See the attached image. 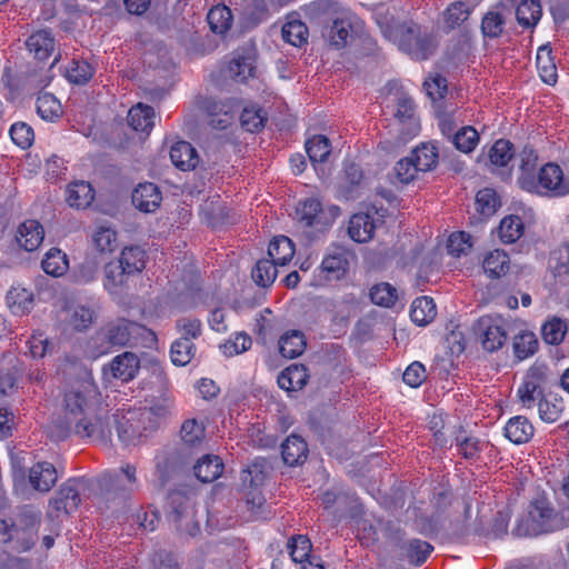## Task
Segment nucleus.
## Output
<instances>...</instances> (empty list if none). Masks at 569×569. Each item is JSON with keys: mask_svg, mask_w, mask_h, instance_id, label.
Returning <instances> with one entry per match:
<instances>
[{"mask_svg": "<svg viewBox=\"0 0 569 569\" xmlns=\"http://www.w3.org/2000/svg\"><path fill=\"white\" fill-rule=\"evenodd\" d=\"M66 418L80 438L101 439L108 426V410L102 405L98 386L83 379L64 393Z\"/></svg>", "mask_w": 569, "mask_h": 569, "instance_id": "obj_1", "label": "nucleus"}, {"mask_svg": "<svg viewBox=\"0 0 569 569\" xmlns=\"http://www.w3.org/2000/svg\"><path fill=\"white\" fill-rule=\"evenodd\" d=\"M519 187L531 194L559 198L569 194V179L565 178L561 167L547 162L538 168V156L532 149L520 154Z\"/></svg>", "mask_w": 569, "mask_h": 569, "instance_id": "obj_2", "label": "nucleus"}, {"mask_svg": "<svg viewBox=\"0 0 569 569\" xmlns=\"http://www.w3.org/2000/svg\"><path fill=\"white\" fill-rule=\"evenodd\" d=\"M146 339L156 340L154 333L146 326L126 318H117L97 331L91 342L96 345L94 356H102L112 348L137 346Z\"/></svg>", "mask_w": 569, "mask_h": 569, "instance_id": "obj_3", "label": "nucleus"}, {"mask_svg": "<svg viewBox=\"0 0 569 569\" xmlns=\"http://www.w3.org/2000/svg\"><path fill=\"white\" fill-rule=\"evenodd\" d=\"M381 108L386 114H392L399 126L398 142L406 143L419 133L420 126L415 114V104L402 86L388 81L382 91Z\"/></svg>", "mask_w": 569, "mask_h": 569, "instance_id": "obj_4", "label": "nucleus"}, {"mask_svg": "<svg viewBox=\"0 0 569 569\" xmlns=\"http://www.w3.org/2000/svg\"><path fill=\"white\" fill-rule=\"evenodd\" d=\"M382 33L413 60L428 59L437 48L436 37L412 21L387 26Z\"/></svg>", "mask_w": 569, "mask_h": 569, "instance_id": "obj_5", "label": "nucleus"}, {"mask_svg": "<svg viewBox=\"0 0 569 569\" xmlns=\"http://www.w3.org/2000/svg\"><path fill=\"white\" fill-rule=\"evenodd\" d=\"M562 525L551 502L541 496L530 502L528 516L518 521L513 531L518 537H536L557 531Z\"/></svg>", "mask_w": 569, "mask_h": 569, "instance_id": "obj_6", "label": "nucleus"}, {"mask_svg": "<svg viewBox=\"0 0 569 569\" xmlns=\"http://www.w3.org/2000/svg\"><path fill=\"white\" fill-rule=\"evenodd\" d=\"M167 517L181 536L194 537L200 532L196 519V506L191 497L180 491H172L168 496Z\"/></svg>", "mask_w": 569, "mask_h": 569, "instance_id": "obj_7", "label": "nucleus"}, {"mask_svg": "<svg viewBox=\"0 0 569 569\" xmlns=\"http://www.w3.org/2000/svg\"><path fill=\"white\" fill-rule=\"evenodd\" d=\"M296 214L299 223L303 227L313 228L316 232L322 233L339 217L340 209L337 206L323 209L318 199L308 198L298 203Z\"/></svg>", "mask_w": 569, "mask_h": 569, "instance_id": "obj_8", "label": "nucleus"}, {"mask_svg": "<svg viewBox=\"0 0 569 569\" xmlns=\"http://www.w3.org/2000/svg\"><path fill=\"white\" fill-rule=\"evenodd\" d=\"M362 32V20L346 11L333 19L327 36L331 46L341 49L352 43Z\"/></svg>", "mask_w": 569, "mask_h": 569, "instance_id": "obj_9", "label": "nucleus"}, {"mask_svg": "<svg viewBox=\"0 0 569 569\" xmlns=\"http://www.w3.org/2000/svg\"><path fill=\"white\" fill-rule=\"evenodd\" d=\"M473 332L481 341L483 349L493 352L500 349L507 340L505 321L498 316H483L478 319Z\"/></svg>", "mask_w": 569, "mask_h": 569, "instance_id": "obj_10", "label": "nucleus"}, {"mask_svg": "<svg viewBox=\"0 0 569 569\" xmlns=\"http://www.w3.org/2000/svg\"><path fill=\"white\" fill-rule=\"evenodd\" d=\"M96 319V310L89 303L69 302L61 311L64 330L87 331Z\"/></svg>", "mask_w": 569, "mask_h": 569, "instance_id": "obj_11", "label": "nucleus"}, {"mask_svg": "<svg viewBox=\"0 0 569 569\" xmlns=\"http://www.w3.org/2000/svg\"><path fill=\"white\" fill-rule=\"evenodd\" d=\"M266 466L267 462L264 459L257 458L241 472L242 486L250 489L247 493V503L252 508H260L264 502L259 487L263 483L266 478Z\"/></svg>", "mask_w": 569, "mask_h": 569, "instance_id": "obj_12", "label": "nucleus"}, {"mask_svg": "<svg viewBox=\"0 0 569 569\" xmlns=\"http://www.w3.org/2000/svg\"><path fill=\"white\" fill-rule=\"evenodd\" d=\"M137 409L128 410L118 421L117 431L120 441L126 445H136L144 436L146 431L151 430L147 421L140 419Z\"/></svg>", "mask_w": 569, "mask_h": 569, "instance_id": "obj_13", "label": "nucleus"}, {"mask_svg": "<svg viewBox=\"0 0 569 569\" xmlns=\"http://www.w3.org/2000/svg\"><path fill=\"white\" fill-rule=\"evenodd\" d=\"M140 369V360L138 356L130 351H124L116 356L103 369L104 373L122 382H129L133 380Z\"/></svg>", "mask_w": 569, "mask_h": 569, "instance_id": "obj_14", "label": "nucleus"}, {"mask_svg": "<svg viewBox=\"0 0 569 569\" xmlns=\"http://www.w3.org/2000/svg\"><path fill=\"white\" fill-rule=\"evenodd\" d=\"M349 269V252L341 248L336 247L330 250L321 262V271L325 273L327 280L342 279Z\"/></svg>", "mask_w": 569, "mask_h": 569, "instance_id": "obj_15", "label": "nucleus"}, {"mask_svg": "<svg viewBox=\"0 0 569 569\" xmlns=\"http://www.w3.org/2000/svg\"><path fill=\"white\" fill-rule=\"evenodd\" d=\"M169 156L172 164L181 171L194 170L200 161L196 148L184 140L174 142L170 147Z\"/></svg>", "mask_w": 569, "mask_h": 569, "instance_id": "obj_16", "label": "nucleus"}, {"mask_svg": "<svg viewBox=\"0 0 569 569\" xmlns=\"http://www.w3.org/2000/svg\"><path fill=\"white\" fill-rule=\"evenodd\" d=\"M161 200V191L152 182L140 183L132 192V203L137 209L143 212L156 211Z\"/></svg>", "mask_w": 569, "mask_h": 569, "instance_id": "obj_17", "label": "nucleus"}, {"mask_svg": "<svg viewBox=\"0 0 569 569\" xmlns=\"http://www.w3.org/2000/svg\"><path fill=\"white\" fill-rule=\"evenodd\" d=\"M44 230L42 224L33 219L22 222L17 230L16 240L26 251H34L42 243Z\"/></svg>", "mask_w": 569, "mask_h": 569, "instance_id": "obj_18", "label": "nucleus"}, {"mask_svg": "<svg viewBox=\"0 0 569 569\" xmlns=\"http://www.w3.org/2000/svg\"><path fill=\"white\" fill-rule=\"evenodd\" d=\"M58 473L54 466L47 461L33 465L29 471L31 487L40 492H48L57 482Z\"/></svg>", "mask_w": 569, "mask_h": 569, "instance_id": "obj_19", "label": "nucleus"}, {"mask_svg": "<svg viewBox=\"0 0 569 569\" xmlns=\"http://www.w3.org/2000/svg\"><path fill=\"white\" fill-rule=\"evenodd\" d=\"M173 407L172 396L169 391L159 392V400L150 407L138 408V415L147 421L151 429L156 428L160 419L168 417Z\"/></svg>", "mask_w": 569, "mask_h": 569, "instance_id": "obj_20", "label": "nucleus"}, {"mask_svg": "<svg viewBox=\"0 0 569 569\" xmlns=\"http://www.w3.org/2000/svg\"><path fill=\"white\" fill-rule=\"evenodd\" d=\"M376 220L369 212L355 213L348 226V233L355 242L365 243L372 239Z\"/></svg>", "mask_w": 569, "mask_h": 569, "instance_id": "obj_21", "label": "nucleus"}, {"mask_svg": "<svg viewBox=\"0 0 569 569\" xmlns=\"http://www.w3.org/2000/svg\"><path fill=\"white\" fill-rule=\"evenodd\" d=\"M309 379L308 370L303 365H291L278 376V386L287 392L302 389Z\"/></svg>", "mask_w": 569, "mask_h": 569, "instance_id": "obj_22", "label": "nucleus"}, {"mask_svg": "<svg viewBox=\"0 0 569 569\" xmlns=\"http://www.w3.org/2000/svg\"><path fill=\"white\" fill-rule=\"evenodd\" d=\"M156 112L150 106L138 103L128 112V123L137 132L149 134L154 126Z\"/></svg>", "mask_w": 569, "mask_h": 569, "instance_id": "obj_23", "label": "nucleus"}, {"mask_svg": "<svg viewBox=\"0 0 569 569\" xmlns=\"http://www.w3.org/2000/svg\"><path fill=\"white\" fill-rule=\"evenodd\" d=\"M532 423L522 416L510 418L505 426V436L515 445L528 442L533 436Z\"/></svg>", "mask_w": 569, "mask_h": 569, "instance_id": "obj_24", "label": "nucleus"}, {"mask_svg": "<svg viewBox=\"0 0 569 569\" xmlns=\"http://www.w3.org/2000/svg\"><path fill=\"white\" fill-rule=\"evenodd\" d=\"M308 453L307 442L297 435L289 436L281 445V455L286 465L297 466L302 463Z\"/></svg>", "mask_w": 569, "mask_h": 569, "instance_id": "obj_25", "label": "nucleus"}, {"mask_svg": "<svg viewBox=\"0 0 569 569\" xmlns=\"http://www.w3.org/2000/svg\"><path fill=\"white\" fill-rule=\"evenodd\" d=\"M206 109L208 114L212 117L210 124L217 129H226L237 111L232 101L217 102L209 100L206 103Z\"/></svg>", "mask_w": 569, "mask_h": 569, "instance_id": "obj_26", "label": "nucleus"}, {"mask_svg": "<svg viewBox=\"0 0 569 569\" xmlns=\"http://www.w3.org/2000/svg\"><path fill=\"white\" fill-rule=\"evenodd\" d=\"M309 30L305 22H302L296 14H290L282 27V39L297 48L307 43Z\"/></svg>", "mask_w": 569, "mask_h": 569, "instance_id": "obj_27", "label": "nucleus"}, {"mask_svg": "<svg viewBox=\"0 0 569 569\" xmlns=\"http://www.w3.org/2000/svg\"><path fill=\"white\" fill-rule=\"evenodd\" d=\"M94 199V190L87 181H74L68 186L67 202L70 207L84 209Z\"/></svg>", "mask_w": 569, "mask_h": 569, "instance_id": "obj_28", "label": "nucleus"}, {"mask_svg": "<svg viewBox=\"0 0 569 569\" xmlns=\"http://www.w3.org/2000/svg\"><path fill=\"white\" fill-rule=\"evenodd\" d=\"M27 47L36 59L46 60L54 50V38L49 30H39L29 37Z\"/></svg>", "mask_w": 569, "mask_h": 569, "instance_id": "obj_29", "label": "nucleus"}, {"mask_svg": "<svg viewBox=\"0 0 569 569\" xmlns=\"http://www.w3.org/2000/svg\"><path fill=\"white\" fill-rule=\"evenodd\" d=\"M506 26V16L502 7H496L488 10L481 20V32L486 39L499 38Z\"/></svg>", "mask_w": 569, "mask_h": 569, "instance_id": "obj_30", "label": "nucleus"}, {"mask_svg": "<svg viewBox=\"0 0 569 569\" xmlns=\"http://www.w3.org/2000/svg\"><path fill=\"white\" fill-rule=\"evenodd\" d=\"M130 276L140 273L147 262V252L139 246L126 247L117 261Z\"/></svg>", "mask_w": 569, "mask_h": 569, "instance_id": "obj_31", "label": "nucleus"}, {"mask_svg": "<svg viewBox=\"0 0 569 569\" xmlns=\"http://www.w3.org/2000/svg\"><path fill=\"white\" fill-rule=\"evenodd\" d=\"M437 316V307L432 298L422 296L416 298L410 308V318L416 325L423 327Z\"/></svg>", "mask_w": 569, "mask_h": 569, "instance_id": "obj_32", "label": "nucleus"}, {"mask_svg": "<svg viewBox=\"0 0 569 569\" xmlns=\"http://www.w3.org/2000/svg\"><path fill=\"white\" fill-rule=\"evenodd\" d=\"M7 305L14 316H23L33 307V293L26 288L12 287L7 293Z\"/></svg>", "mask_w": 569, "mask_h": 569, "instance_id": "obj_33", "label": "nucleus"}, {"mask_svg": "<svg viewBox=\"0 0 569 569\" xmlns=\"http://www.w3.org/2000/svg\"><path fill=\"white\" fill-rule=\"evenodd\" d=\"M542 16L538 0H519L516 7V19L522 28H535Z\"/></svg>", "mask_w": 569, "mask_h": 569, "instance_id": "obj_34", "label": "nucleus"}, {"mask_svg": "<svg viewBox=\"0 0 569 569\" xmlns=\"http://www.w3.org/2000/svg\"><path fill=\"white\" fill-rule=\"evenodd\" d=\"M548 264L555 278L569 283V242L550 252Z\"/></svg>", "mask_w": 569, "mask_h": 569, "instance_id": "obj_35", "label": "nucleus"}, {"mask_svg": "<svg viewBox=\"0 0 569 569\" xmlns=\"http://www.w3.org/2000/svg\"><path fill=\"white\" fill-rule=\"evenodd\" d=\"M193 469L201 482H212L222 475L223 463L218 456L207 455L198 460Z\"/></svg>", "mask_w": 569, "mask_h": 569, "instance_id": "obj_36", "label": "nucleus"}, {"mask_svg": "<svg viewBox=\"0 0 569 569\" xmlns=\"http://www.w3.org/2000/svg\"><path fill=\"white\" fill-rule=\"evenodd\" d=\"M305 335L299 330L284 332L279 339V351L284 358L299 357L306 349Z\"/></svg>", "mask_w": 569, "mask_h": 569, "instance_id": "obj_37", "label": "nucleus"}, {"mask_svg": "<svg viewBox=\"0 0 569 569\" xmlns=\"http://www.w3.org/2000/svg\"><path fill=\"white\" fill-rule=\"evenodd\" d=\"M295 244L286 236L274 237L268 246V256L279 266H286L295 256Z\"/></svg>", "mask_w": 569, "mask_h": 569, "instance_id": "obj_38", "label": "nucleus"}, {"mask_svg": "<svg viewBox=\"0 0 569 569\" xmlns=\"http://www.w3.org/2000/svg\"><path fill=\"white\" fill-rule=\"evenodd\" d=\"M129 276L118 262H109L104 267L103 287L116 296L126 287Z\"/></svg>", "mask_w": 569, "mask_h": 569, "instance_id": "obj_39", "label": "nucleus"}, {"mask_svg": "<svg viewBox=\"0 0 569 569\" xmlns=\"http://www.w3.org/2000/svg\"><path fill=\"white\" fill-rule=\"evenodd\" d=\"M509 256L500 249L489 251L483 259L482 268L491 278H499L509 270Z\"/></svg>", "mask_w": 569, "mask_h": 569, "instance_id": "obj_40", "label": "nucleus"}, {"mask_svg": "<svg viewBox=\"0 0 569 569\" xmlns=\"http://www.w3.org/2000/svg\"><path fill=\"white\" fill-rule=\"evenodd\" d=\"M43 271L52 277H61L69 269V260L67 254L57 248H51L41 261Z\"/></svg>", "mask_w": 569, "mask_h": 569, "instance_id": "obj_41", "label": "nucleus"}, {"mask_svg": "<svg viewBox=\"0 0 569 569\" xmlns=\"http://www.w3.org/2000/svg\"><path fill=\"white\" fill-rule=\"evenodd\" d=\"M307 11L312 19L327 20L335 19L337 16H341L343 12L342 4L336 0H316L312 1Z\"/></svg>", "mask_w": 569, "mask_h": 569, "instance_id": "obj_42", "label": "nucleus"}, {"mask_svg": "<svg viewBox=\"0 0 569 569\" xmlns=\"http://www.w3.org/2000/svg\"><path fill=\"white\" fill-rule=\"evenodd\" d=\"M537 69L541 80L546 84L553 86L557 82V67L551 57V49L546 46H542L538 49Z\"/></svg>", "mask_w": 569, "mask_h": 569, "instance_id": "obj_43", "label": "nucleus"}, {"mask_svg": "<svg viewBox=\"0 0 569 569\" xmlns=\"http://www.w3.org/2000/svg\"><path fill=\"white\" fill-rule=\"evenodd\" d=\"M525 224L517 214L505 217L499 224L498 236L503 243H513L523 234Z\"/></svg>", "mask_w": 569, "mask_h": 569, "instance_id": "obj_44", "label": "nucleus"}, {"mask_svg": "<svg viewBox=\"0 0 569 569\" xmlns=\"http://www.w3.org/2000/svg\"><path fill=\"white\" fill-rule=\"evenodd\" d=\"M207 20L212 32L223 34L231 28L233 17L227 6L218 4L209 10Z\"/></svg>", "mask_w": 569, "mask_h": 569, "instance_id": "obj_45", "label": "nucleus"}, {"mask_svg": "<svg viewBox=\"0 0 569 569\" xmlns=\"http://www.w3.org/2000/svg\"><path fill=\"white\" fill-rule=\"evenodd\" d=\"M100 488L107 495H112L120 498H127L134 489L121 478V475H116L110 471L104 472L99 479Z\"/></svg>", "mask_w": 569, "mask_h": 569, "instance_id": "obj_46", "label": "nucleus"}, {"mask_svg": "<svg viewBox=\"0 0 569 569\" xmlns=\"http://www.w3.org/2000/svg\"><path fill=\"white\" fill-rule=\"evenodd\" d=\"M537 405L540 419L547 423H553L559 420L563 410L562 399L556 395L543 396Z\"/></svg>", "mask_w": 569, "mask_h": 569, "instance_id": "obj_47", "label": "nucleus"}, {"mask_svg": "<svg viewBox=\"0 0 569 569\" xmlns=\"http://www.w3.org/2000/svg\"><path fill=\"white\" fill-rule=\"evenodd\" d=\"M306 151L313 164L323 163L331 152L330 140L323 134L313 136L306 141Z\"/></svg>", "mask_w": 569, "mask_h": 569, "instance_id": "obj_48", "label": "nucleus"}, {"mask_svg": "<svg viewBox=\"0 0 569 569\" xmlns=\"http://www.w3.org/2000/svg\"><path fill=\"white\" fill-rule=\"evenodd\" d=\"M37 112L46 121H56L62 114L60 101L49 92H43L37 98Z\"/></svg>", "mask_w": 569, "mask_h": 569, "instance_id": "obj_49", "label": "nucleus"}, {"mask_svg": "<svg viewBox=\"0 0 569 569\" xmlns=\"http://www.w3.org/2000/svg\"><path fill=\"white\" fill-rule=\"evenodd\" d=\"M410 158L421 172L432 170L438 163V151L436 147L422 143L412 150Z\"/></svg>", "mask_w": 569, "mask_h": 569, "instance_id": "obj_50", "label": "nucleus"}, {"mask_svg": "<svg viewBox=\"0 0 569 569\" xmlns=\"http://www.w3.org/2000/svg\"><path fill=\"white\" fill-rule=\"evenodd\" d=\"M266 121L267 112L256 104L244 107L240 114L241 127L248 132H258L264 127Z\"/></svg>", "mask_w": 569, "mask_h": 569, "instance_id": "obj_51", "label": "nucleus"}, {"mask_svg": "<svg viewBox=\"0 0 569 569\" xmlns=\"http://www.w3.org/2000/svg\"><path fill=\"white\" fill-rule=\"evenodd\" d=\"M87 481L83 478L67 480L57 492L69 510L74 511L80 503V490L86 487Z\"/></svg>", "mask_w": 569, "mask_h": 569, "instance_id": "obj_52", "label": "nucleus"}, {"mask_svg": "<svg viewBox=\"0 0 569 569\" xmlns=\"http://www.w3.org/2000/svg\"><path fill=\"white\" fill-rule=\"evenodd\" d=\"M94 74V68L86 60L72 59L66 69V78L74 84H86Z\"/></svg>", "mask_w": 569, "mask_h": 569, "instance_id": "obj_53", "label": "nucleus"}, {"mask_svg": "<svg viewBox=\"0 0 569 569\" xmlns=\"http://www.w3.org/2000/svg\"><path fill=\"white\" fill-rule=\"evenodd\" d=\"M196 348L189 338H179L172 342L170 348V359L174 366H187L193 358Z\"/></svg>", "mask_w": 569, "mask_h": 569, "instance_id": "obj_54", "label": "nucleus"}, {"mask_svg": "<svg viewBox=\"0 0 569 569\" xmlns=\"http://www.w3.org/2000/svg\"><path fill=\"white\" fill-rule=\"evenodd\" d=\"M180 435L186 445L197 447L204 440L206 428L202 421L194 418L187 419L181 426Z\"/></svg>", "mask_w": 569, "mask_h": 569, "instance_id": "obj_55", "label": "nucleus"}, {"mask_svg": "<svg viewBox=\"0 0 569 569\" xmlns=\"http://www.w3.org/2000/svg\"><path fill=\"white\" fill-rule=\"evenodd\" d=\"M92 242L101 253L112 252L117 248V232L110 226L100 224L92 234Z\"/></svg>", "mask_w": 569, "mask_h": 569, "instance_id": "obj_56", "label": "nucleus"}, {"mask_svg": "<svg viewBox=\"0 0 569 569\" xmlns=\"http://www.w3.org/2000/svg\"><path fill=\"white\" fill-rule=\"evenodd\" d=\"M273 259H261L258 260L254 268L252 269L253 281L261 287H269L273 283L277 278V267Z\"/></svg>", "mask_w": 569, "mask_h": 569, "instance_id": "obj_57", "label": "nucleus"}, {"mask_svg": "<svg viewBox=\"0 0 569 569\" xmlns=\"http://www.w3.org/2000/svg\"><path fill=\"white\" fill-rule=\"evenodd\" d=\"M451 138L455 147L463 153L473 151L479 143V133L471 126L460 128Z\"/></svg>", "mask_w": 569, "mask_h": 569, "instance_id": "obj_58", "label": "nucleus"}, {"mask_svg": "<svg viewBox=\"0 0 569 569\" xmlns=\"http://www.w3.org/2000/svg\"><path fill=\"white\" fill-rule=\"evenodd\" d=\"M228 71L234 80L244 82L254 76V61L251 57H236L229 62Z\"/></svg>", "mask_w": 569, "mask_h": 569, "instance_id": "obj_59", "label": "nucleus"}, {"mask_svg": "<svg viewBox=\"0 0 569 569\" xmlns=\"http://www.w3.org/2000/svg\"><path fill=\"white\" fill-rule=\"evenodd\" d=\"M500 207V200L496 190L483 188L476 194L477 211L483 217L492 216Z\"/></svg>", "mask_w": 569, "mask_h": 569, "instance_id": "obj_60", "label": "nucleus"}, {"mask_svg": "<svg viewBox=\"0 0 569 569\" xmlns=\"http://www.w3.org/2000/svg\"><path fill=\"white\" fill-rule=\"evenodd\" d=\"M490 163L496 167H506L513 157V146L505 139L497 140L489 150Z\"/></svg>", "mask_w": 569, "mask_h": 569, "instance_id": "obj_61", "label": "nucleus"}, {"mask_svg": "<svg viewBox=\"0 0 569 569\" xmlns=\"http://www.w3.org/2000/svg\"><path fill=\"white\" fill-rule=\"evenodd\" d=\"M471 10L463 1L452 2L443 13V20L448 28L455 29L461 26L470 16Z\"/></svg>", "mask_w": 569, "mask_h": 569, "instance_id": "obj_62", "label": "nucleus"}, {"mask_svg": "<svg viewBox=\"0 0 569 569\" xmlns=\"http://www.w3.org/2000/svg\"><path fill=\"white\" fill-rule=\"evenodd\" d=\"M288 550L292 561L303 563L310 558L311 541L307 536L298 535L288 541Z\"/></svg>", "mask_w": 569, "mask_h": 569, "instance_id": "obj_63", "label": "nucleus"}, {"mask_svg": "<svg viewBox=\"0 0 569 569\" xmlns=\"http://www.w3.org/2000/svg\"><path fill=\"white\" fill-rule=\"evenodd\" d=\"M252 339L246 332H238L220 345V350L226 357H234L251 348Z\"/></svg>", "mask_w": 569, "mask_h": 569, "instance_id": "obj_64", "label": "nucleus"}]
</instances>
